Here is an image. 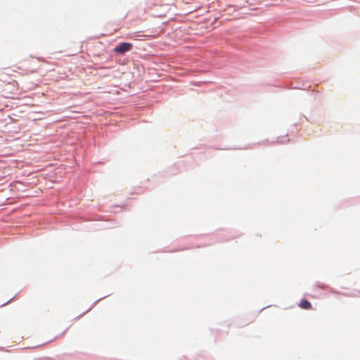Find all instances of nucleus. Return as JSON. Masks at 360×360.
<instances>
[{
    "label": "nucleus",
    "instance_id": "1",
    "mask_svg": "<svg viewBox=\"0 0 360 360\" xmlns=\"http://www.w3.org/2000/svg\"><path fill=\"white\" fill-rule=\"evenodd\" d=\"M133 48V45L129 42H122L114 48V51L117 53L124 54L129 51Z\"/></svg>",
    "mask_w": 360,
    "mask_h": 360
},
{
    "label": "nucleus",
    "instance_id": "2",
    "mask_svg": "<svg viewBox=\"0 0 360 360\" xmlns=\"http://www.w3.org/2000/svg\"><path fill=\"white\" fill-rule=\"evenodd\" d=\"M17 72L16 70L10 68H6L0 70V81L6 82V76H13V73Z\"/></svg>",
    "mask_w": 360,
    "mask_h": 360
},
{
    "label": "nucleus",
    "instance_id": "3",
    "mask_svg": "<svg viewBox=\"0 0 360 360\" xmlns=\"http://www.w3.org/2000/svg\"><path fill=\"white\" fill-rule=\"evenodd\" d=\"M11 85L12 86V89L11 91H8L7 89H5L4 91H7L6 93H8V94H11L12 95H15L18 93V83L17 81L15 80H13L12 83H10L8 82L6 86H10Z\"/></svg>",
    "mask_w": 360,
    "mask_h": 360
},
{
    "label": "nucleus",
    "instance_id": "4",
    "mask_svg": "<svg viewBox=\"0 0 360 360\" xmlns=\"http://www.w3.org/2000/svg\"><path fill=\"white\" fill-rule=\"evenodd\" d=\"M300 307L304 309H311V303L307 300H302L299 304Z\"/></svg>",
    "mask_w": 360,
    "mask_h": 360
}]
</instances>
